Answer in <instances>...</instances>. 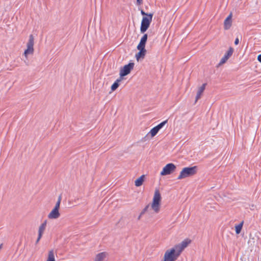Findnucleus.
<instances>
[{"label": "nucleus", "instance_id": "6e6552de", "mask_svg": "<svg viewBox=\"0 0 261 261\" xmlns=\"http://www.w3.org/2000/svg\"><path fill=\"white\" fill-rule=\"evenodd\" d=\"M191 242L190 240L186 239L174 247L180 254L182 251L191 243Z\"/></svg>", "mask_w": 261, "mask_h": 261}, {"label": "nucleus", "instance_id": "f3484780", "mask_svg": "<svg viewBox=\"0 0 261 261\" xmlns=\"http://www.w3.org/2000/svg\"><path fill=\"white\" fill-rule=\"evenodd\" d=\"M46 225V222L45 221L39 226L38 230V235H39L40 237H42V234L45 229Z\"/></svg>", "mask_w": 261, "mask_h": 261}, {"label": "nucleus", "instance_id": "aec40b11", "mask_svg": "<svg viewBox=\"0 0 261 261\" xmlns=\"http://www.w3.org/2000/svg\"><path fill=\"white\" fill-rule=\"evenodd\" d=\"M244 221H242L240 224L235 226V231L237 234H239L242 229Z\"/></svg>", "mask_w": 261, "mask_h": 261}, {"label": "nucleus", "instance_id": "a878e982", "mask_svg": "<svg viewBox=\"0 0 261 261\" xmlns=\"http://www.w3.org/2000/svg\"><path fill=\"white\" fill-rule=\"evenodd\" d=\"M154 196H161V193H160L159 190L156 189L154 192Z\"/></svg>", "mask_w": 261, "mask_h": 261}, {"label": "nucleus", "instance_id": "dca6fc26", "mask_svg": "<svg viewBox=\"0 0 261 261\" xmlns=\"http://www.w3.org/2000/svg\"><path fill=\"white\" fill-rule=\"evenodd\" d=\"M56 252L54 249L49 251L48 253L47 258L46 261H56L55 260Z\"/></svg>", "mask_w": 261, "mask_h": 261}, {"label": "nucleus", "instance_id": "393cba45", "mask_svg": "<svg viewBox=\"0 0 261 261\" xmlns=\"http://www.w3.org/2000/svg\"><path fill=\"white\" fill-rule=\"evenodd\" d=\"M147 34H144V35L141 38L140 41H142V42H143L144 43H146V41H147Z\"/></svg>", "mask_w": 261, "mask_h": 261}, {"label": "nucleus", "instance_id": "2f4dec72", "mask_svg": "<svg viewBox=\"0 0 261 261\" xmlns=\"http://www.w3.org/2000/svg\"><path fill=\"white\" fill-rule=\"evenodd\" d=\"M41 238V237H40L39 235H38V237L36 240V243H38L39 242V241H40Z\"/></svg>", "mask_w": 261, "mask_h": 261}, {"label": "nucleus", "instance_id": "1a4fd4ad", "mask_svg": "<svg viewBox=\"0 0 261 261\" xmlns=\"http://www.w3.org/2000/svg\"><path fill=\"white\" fill-rule=\"evenodd\" d=\"M233 52V49L232 47H229L228 51L225 54L224 56L221 59L218 66H221L225 63L228 59L232 56Z\"/></svg>", "mask_w": 261, "mask_h": 261}, {"label": "nucleus", "instance_id": "4468645a", "mask_svg": "<svg viewBox=\"0 0 261 261\" xmlns=\"http://www.w3.org/2000/svg\"><path fill=\"white\" fill-rule=\"evenodd\" d=\"M206 86V84H203L198 89L196 96L195 102L201 97Z\"/></svg>", "mask_w": 261, "mask_h": 261}, {"label": "nucleus", "instance_id": "473e14b6", "mask_svg": "<svg viewBox=\"0 0 261 261\" xmlns=\"http://www.w3.org/2000/svg\"><path fill=\"white\" fill-rule=\"evenodd\" d=\"M2 245H0V249H1V247H2Z\"/></svg>", "mask_w": 261, "mask_h": 261}, {"label": "nucleus", "instance_id": "c85d7f7f", "mask_svg": "<svg viewBox=\"0 0 261 261\" xmlns=\"http://www.w3.org/2000/svg\"><path fill=\"white\" fill-rule=\"evenodd\" d=\"M143 3V1L142 0H137V5H141Z\"/></svg>", "mask_w": 261, "mask_h": 261}, {"label": "nucleus", "instance_id": "cd10ccee", "mask_svg": "<svg viewBox=\"0 0 261 261\" xmlns=\"http://www.w3.org/2000/svg\"><path fill=\"white\" fill-rule=\"evenodd\" d=\"M239 43V39L238 38H237L234 41V44L238 45Z\"/></svg>", "mask_w": 261, "mask_h": 261}, {"label": "nucleus", "instance_id": "2eb2a0df", "mask_svg": "<svg viewBox=\"0 0 261 261\" xmlns=\"http://www.w3.org/2000/svg\"><path fill=\"white\" fill-rule=\"evenodd\" d=\"M139 51L136 54L135 57L137 61H139L140 58L143 59L145 56L146 50V49H138Z\"/></svg>", "mask_w": 261, "mask_h": 261}, {"label": "nucleus", "instance_id": "39448f33", "mask_svg": "<svg viewBox=\"0 0 261 261\" xmlns=\"http://www.w3.org/2000/svg\"><path fill=\"white\" fill-rule=\"evenodd\" d=\"M34 38L33 35L29 36L28 42L27 44V49L24 50L23 55L25 56L26 59H28V56L29 55H33L34 52Z\"/></svg>", "mask_w": 261, "mask_h": 261}, {"label": "nucleus", "instance_id": "412c9836", "mask_svg": "<svg viewBox=\"0 0 261 261\" xmlns=\"http://www.w3.org/2000/svg\"><path fill=\"white\" fill-rule=\"evenodd\" d=\"M159 131V130L158 129V128L155 126L150 130L149 133L150 134L151 136L153 137L157 134Z\"/></svg>", "mask_w": 261, "mask_h": 261}, {"label": "nucleus", "instance_id": "ddd939ff", "mask_svg": "<svg viewBox=\"0 0 261 261\" xmlns=\"http://www.w3.org/2000/svg\"><path fill=\"white\" fill-rule=\"evenodd\" d=\"M231 18L232 14L230 13L224 20V28L225 30H228L231 27L232 24Z\"/></svg>", "mask_w": 261, "mask_h": 261}, {"label": "nucleus", "instance_id": "7c9ffc66", "mask_svg": "<svg viewBox=\"0 0 261 261\" xmlns=\"http://www.w3.org/2000/svg\"><path fill=\"white\" fill-rule=\"evenodd\" d=\"M144 213H142V212L140 213V215L138 217V220H140L142 217V216L144 214Z\"/></svg>", "mask_w": 261, "mask_h": 261}, {"label": "nucleus", "instance_id": "0eeeda50", "mask_svg": "<svg viewBox=\"0 0 261 261\" xmlns=\"http://www.w3.org/2000/svg\"><path fill=\"white\" fill-rule=\"evenodd\" d=\"M134 66V63H129L127 65H125L123 66L122 68H121L120 70V76L121 78L123 76H124L128 74H129L130 71L133 69Z\"/></svg>", "mask_w": 261, "mask_h": 261}, {"label": "nucleus", "instance_id": "b1692460", "mask_svg": "<svg viewBox=\"0 0 261 261\" xmlns=\"http://www.w3.org/2000/svg\"><path fill=\"white\" fill-rule=\"evenodd\" d=\"M167 121L168 120H166L161 122V123H160L159 124H158V125H156V127L158 128L159 130H160L167 123Z\"/></svg>", "mask_w": 261, "mask_h": 261}, {"label": "nucleus", "instance_id": "bb28decb", "mask_svg": "<svg viewBox=\"0 0 261 261\" xmlns=\"http://www.w3.org/2000/svg\"><path fill=\"white\" fill-rule=\"evenodd\" d=\"M141 14L142 15L144 16H147V15H148V14H148V13H145V12L143 10H142L141 11Z\"/></svg>", "mask_w": 261, "mask_h": 261}, {"label": "nucleus", "instance_id": "423d86ee", "mask_svg": "<svg viewBox=\"0 0 261 261\" xmlns=\"http://www.w3.org/2000/svg\"><path fill=\"white\" fill-rule=\"evenodd\" d=\"M176 168V166L174 164L169 163L163 168L160 174L162 176L169 175L175 171Z\"/></svg>", "mask_w": 261, "mask_h": 261}, {"label": "nucleus", "instance_id": "6ab92c4d", "mask_svg": "<svg viewBox=\"0 0 261 261\" xmlns=\"http://www.w3.org/2000/svg\"><path fill=\"white\" fill-rule=\"evenodd\" d=\"M121 80L122 79L120 77L113 83V84L111 86V90L112 91H115L118 87L119 85V83L121 81Z\"/></svg>", "mask_w": 261, "mask_h": 261}, {"label": "nucleus", "instance_id": "c756f323", "mask_svg": "<svg viewBox=\"0 0 261 261\" xmlns=\"http://www.w3.org/2000/svg\"><path fill=\"white\" fill-rule=\"evenodd\" d=\"M257 60L261 63V54L259 55L257 57Z\"/></svg>", "mask_w": 261, "mask_h": 261}, {"label": "nucleus", "instance_id": "4be33fe9", "mask_svg": "<svg viewBox=\"0 0 261 261\" xmlns=\"http://www.w3.org/2000/svg\"><path fill=\"white\" fill-rule=\"evenodd\" d=\"M61 197H59L58 200L56 203L55 206L54 207V208L57 209L59 210L60 205L62 200Z\"/></svg>", "mask_w": 261, "mask_h": 261}, {"label": "nucleus", "instance_id": "5701e85b", "mask_svg": "<svg viewBox=\"0 0 261 261\" xmlns=\"http://www.w3.org/2000/svg\"><path fill=\"white\" fill-rule=\"evenodd\" d=\"M145 44H146V43H144L142 41H140V43L138 45L137 48L138 49H145Z\"/></svg>", "mask_w": 261, "mask_h": 261}, {"label": "nucleus", "instance_id": "9b49d317", "mask_svg": "<svg viewBox=\"0 0 261 261\" xmlns=\"http://www.w3.org/2000/svg\"><path fill=\"white\" fill-rule=\"evenodd\" d=\"M108 253L106 252H102L97 254L93 261H106Z\"/></svg>", "mask_w": 261, "mask_h": 261}, {"label": "nucleus", "instance_id": "7ed1b4c3", "mask_svg": "<svg viewBox=\"0 0 261 261\" xmlns=\"http://www.w3.org/2000/svg\"><path fill=\"white\" fill-rule=\"evenodd\" d=\"M197 169V166L184 168L180 172L177 178L180 179L193 175L196 173Z\"/></svg>", "mask_w": 261, "mask_h": 261}, {"label": "nucleus", "instance_id": "9d476101", "mask_svg": "<svg viewBox=\"0 0 261 261\" xmlns=\"http://www.w3.org/2000/svg\"><path fill=\"white\" fill-rule=\"evenodd\" d=\"M64 201L66 202V205L73 206L79 203V198L76 197H67Z\"/></svg>", "mask_w": 261, "mask_h": 261}, {"label": "nucleus", "instance_id": "f257e3e1", "mask_svg": "<svg viewBox=\"0 0 261 261\" xmlns=\"http://www.w3.org/2000/svg\"><path fill=\"white\" fill-rule=\"evenodd\" d=\"M161 205V197H153L152 200L148 203L142 211V213L146 212H153L158 213L160 212Z\"/></svg>", "mask_w": 261, "mask_h": 261}, {"label": "nucleus", "instance_id": "f8f14e48", "mask_svg": "<svg viewBox=\"0 0 261 261\" xmlns=\"http://www.w3.org/2000/svg\"><path fill=\"white\" fill-rule=\"evenodd\" d=\"M60 216L59 210L53 208V209L48 214L47 217L49 219H57Z\"/></svg>", "mask_w": 261, "mask_h": 261}, {"label": "nucleus", "instance_id": "20e7f679", "mask_svg": "<svg viewBox=\"0 0 261 261\" xmlns=\"http://www.w3.org/2000/svg\"><path fill=\"white\" fill-rule=\"evenodd\" d=\"M152 17L153 14L149 13L147 15V16H144L143 17L140 27V32L141 33H144L148 29L151 22Z\"/></svg>", "mask_w": 261, "mask_h": 261}, {"label": "nucleus", "instance_id": "a211bd4d", "mask_svg": "<svg viewBox=\"0 0 261 261\" xmlns=\"http://www.w3.org/2000/svg\"><path fill=\"white\" fill-rule=\"evenodd\" d=\"M144 175H142L135 180V185L136 187H139L142 185L144 181Z\"/></svg>", "mask_w": 261, "mask_h": 261}, {"label": "nucleus", "instance_id": "f03ea898", "mask_svg": "<svg viewBox=\"0 0 261 261\" xmlns=\"http://www.w3.org/2000/svg\"><path fill=\"white\" fill-rule=\"evenodd\" d=\"M180 255L174 247H173L166 251L164 255L163 261H175Z\"/></svg>", "mask_w": 261, "mask_h": 261}]
</instances>
